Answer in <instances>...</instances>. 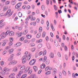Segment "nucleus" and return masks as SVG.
I'll list each match as a JSON object with an SVG mask.
<instances>
[{
	"label": "nucleus",
	"instance_id": "f257e3e1",
	"mask_svg": "<svg viewBox=\"0 0 78 78\" xmlns=\"http://www.w3.org/2000/svg\"><path fill=\"white\" fill-rule=\"evenodd\" d=\"M31 57V55H29L28 54V51H26L25 53V55L21 58L23 63V64L25 63L26 61H27V59L28 61H29Z\"/></svg>",
	"mask_w": 78,
	"mask_h": 78
},
{
	"label": "nucleus",
	"instance_id": "f03ea898",
	"mask_svg": "<svg viewBox=\"0 0 78 78\" xmlns=\"http://www.w3.org/2000/svg\"><path fill=\"white\" fill-rule=\"evenodd\" d=\"M12 13H13V12L11 11V10L9 9L7 11V13L5 14V16H6L8 15V17H10L12 14Z\"/></svg>",
	"mask_w": 78,
	"mask_h": 78
},
{
	"label": "nucleus",
	"instance_id": "7ed1b4c3",
	"mask_svg": "<svg viewBox=\"0 0 78 78\" xmlns=\"http://www.w3.org/2000/svg\"><path fill=\"white\" fill-rule=\"evenodd\" d=\"M0 36L1 37V39H4L5 38V37H6V35L5 34V32H3L0 35Z\"/></svg>",
	"mask_w": 78,
	"mask_h": 78
},
{
	"label": "nucleus",
	"instance_id": "20e7f679",
	"mask_svg": "<svg viewBox=\"0 0 78 78\" xmlns=\"http://www.w3.org/2000/svg\"><path fill=\"white\" fill-rule=\"evenodd\" d=\"M35 62H36V61H34V59H33L31 60L29 62L30 65L31 66H33V65H34V64H35Z\"/></svg>",
	"mask_w": 78,
	"mask_h": 78
},
{
	"label": "nucleus",
	"instance_id": "39448f33",
	"mask_svg": "<svg viewBox=\"0 0 78 78\" xmlns=\"http://www.w3.org/2000/svg\"><path fill=\"white\" fill-rule=\"evenodd\" d=\"M21 5H22V4H21V3H18L15 6L16 9H19V8H20V7L21 6Z\"/></svg>",
	"mask_w": 78,
	"mask_h": 78
},
{
	"label": "nucleus",
	"instance_id": "423d86ee",
	"mask_svg": "<svg viewBox=\"0 0 78 78\" xmlns=\"http://www.w3.org/2000/svg\"><path fill=\"white\" fill-rule=\"evenodd\" d=\"M30 67H29V66L27 67L26 68L24 71V73H27V72L28 71H29V70H30Z\"/></svg>",
	"mask_w": 78,
	"mask_h": 78
},
{
	"label": "nucleus",
	"instance_id": "0eeeda50",
	"mask_svg": "<svg viewBox=\"0 0 78 78\" xmlns=\"http://www.w3.org/2000/svg\"><path fill=\"white\" fill-rule=\"evenodd\" d=\"M9 34L10 36H14V32L12 31H11L10 32L9 31Z\"/></svg>",
	"mask_w": 78,
	"mask_h": 78
},
{
	"label": "nucleus",
	"instance_id": "6e6552de",
	"mask_svg": "<svg viewBox=\"0 0 78 78\" xmlns=\"http://www.w3.org/2000/svg\"><path fill=\"white\" fill-rule=\"evenodd\" d=\"M30 20L31 21H34V20H36V18L35 17H33V16L30 15Z\"/></svg>",
	"mask_w": 78,
	"mask_h": 78
},
{
	"label": "nucleus",
	"instance_id": "1a4fd4ad",
	"mask_svg": "<svg viewBox=\"0 0 78 78\" xmlns=\"http://www.w3.org/2000/svg\"><path fill=\"white\" fill-rule=\"evenodd\" d=\"M21 44H21V43L20 42H18L16 44H15V47H19V46H20Z\"/></svg>",
	"mask_w": 78,
	"mask_h": 78
},
{
	"label": "nucleus",
	"instance_id": "9d476101",
	"mask_svg": "<svg viewBox=\"0 0 78 78\" xmlns=\"http://www.w3.org/2000/svg\"><path fill=\"white\" fill-rule=\"evenodd\" d=\"M17 70H18V69L17 68V67L15 66V67L13 69V72H16L17 71Z\"/></svg>",
	"mask_w": 78,
	"mask_h": 78
},
{
	"label": "nucleus",
	"instance_id": "9b49d317",
	"mask_svg": "<svg viewBox=\"0 0 78 78\" xmlns=\"http://www.w3.org/2000/svg\"><path fill=\"white\" fill-rule=\"evenodd\" d=\"M5 74H6V72H4V71H2L1 72V75L3 76H5Z\"/></svg>",
	"mask_w": 78,
	"mask_h": 78
},
{
	"label": "nucleus",
	"instance_id": "f8f14e48",
	"mask_svg": "<svg viewBox=\"0 0 78 78\" xmlns=\"http://www.w3.org/2000/svg\"><path fill=\"white\" fill-rule=\"evenodd\" d=\"M5 25V23H3L0 26V29H2Z\"/></svg>",
	"mask_w": 78,
	"mask_h": 78
},
{
	"label": "nucleus",
	"instance_id": "ddd939ff",
	"mask_svg": "<svg viewBox=\"0 0 78 78\" xmlns=\"http://www.w3.org/2000/svg\"><path fill=\"white\" fill-rule=\"evenodd\" d=\"M49 56L51 58H53L54 57V54L52 52H51Z\"/></svg>",
	"mask_w": 78,
	"mask_h": 78
},
{
	"label": "nucleus",
	"instance_id": "4468645a",
	"mask_svg": "<svg viewBox=\"0 0 78 78\" xmlns=\"http://www.w3.org/2000/svg\"><path fill=\"white\" fill-rule=\"evenodd\" d=\"M3 70L4 72H6V71H9L10 70H9V69L5 67L3 69Z\"/></svg>",
	"mask_w": 78,
	"mask_h": 78
},
{
	"label": "nucleus",
	"instance_id": "2eb2a0df",
	"mask_svg": "<svg viewBox=\"0 0 78 78\" xmlns=\"http://www.w3.org/2000/svg\"><path fill=\"white\" fill-rule=\"evenodd\" d=\"M41 69H44L45 67V65L44 64H42L40 67Z\"/></svg>",
	"mask_w": 78,
	"mask_h": 78
},
{
	"label": "nucleus",
	"instance_id": "dca6fc26",
	"mask_svg": "<svg viewBox=\"0 0 78 78\" xmlns=\"http://www.w3.org/2000/svg\"><path fill=\"white\" fill-rule=\"evenodd\" d=\"M47 25L48 27H46V29L47 30H49V27H48L49 26V22H48V21H47Z\"/></svg>",
	"mask_w": 78,
	"mask_h": 78
},
{
	"label": "nucleus",
	"instance_id": "f3484780",
	"mask_svg": "<svg viewBox=\"0 0 78 78\" xmlns=\"http://www.w3.org/2000/svg\"><path fill=\"white\" fill-rule=\"evenodd\" d=\"M33 68L35 72H36V71L38 70V69L37 68V66H34Z\"/></svg>",
	"mask_w": 78,
	"mask_h": 78
},
{
	"label": "nucleus",
	"instance_id": "a211bd4d",
	"mask_svg": "<svg viewBox=\"0 0 78 78\" xmlns=\"http://www.w3.org/2000/svg\"><path fill=\"white\" fill-rule=\"evenodd\" d=\"M28 33V30H24V31L23 32V34L24 35L27 34Z\"/></svg>",
	"mask_w": 78,
	"mask_h": 78
},
{
	"label": "nucleus",
	"instance_id": "6ab92c4d",
	"mask_svg": "<svg viewBox=\"0 0 78 78\" xmlns=\"http://www.w3.org/2000/svg\"><path fill=\"white\" fill-rule=\"evenodd\" d=\"M12 65H15L17 64V61L15 60H13L12 61Z\"/></svg>",
	"mask_w": 78,
	"mask_h": 78
},
{
	"label": "nucleus",
	"instance_id": "aec40b11",
	"mask_svg": "<svg viewBox=\"0 0 78 78\" xmlns=\"http://www.w3.org/2000/svg\"><path fill=\"white\" fill-rule=\"evenodd\" d=\"M47 60V57L44 56V58H43L42 60V62H45V61Z\"/></svg>",
	"mask_w": 78,
	"mask_h": 78
},
{
	"label": "nucleus",
	"instance_id": "412c9836",
	"mask_svg": "<svg viewBox=\"0 0 78 78\" xmlns=\"http://www.w3.org/2000/svg\"><path fill=\"white\" fill-rule=\"evenodd\" d=\"M32 78H37V76L35 74H32L31 75Z\"/></svg>",
	"mask_w": 78,
	"mask_h": 78
},
{
	"label": "nucleus",
	"instance_id": "4be33fe9",
	"mask_svg": "<svg viewBox=\"0 0 78 78\" xmlns=\"http://www.w3.org/2000/svg\"><path fill=\"white\" fill-rule=\"evenodd\" d=\"M3 9V11H6V10H7V9H8V6H5V7H4Z\"/></svg>",
	"mask_w": 78,
	"mask_h": 78
},
{
	"label": "nucleus",
	"instance_id": "5701e85b",
	"mask_svg": "<svg viewBox=\"0 0 78 78\" xmlns=\"http://www.w3.org/2000/svg\"><path fill=\"white\" fill-rule=\"evenodd\" d=\"M51 27L53 31H55V29H54V27H53V25L52 24H51Z\"/></svg>",
	"mask_w": 78,
	"mask_h": 78
},
{
	"label": "nucleus",
	"instance_id": "b1692460",
	"mask_svg": "<svg viewBox=\"0 0 78 78\" xmlns=\"http://www.w3.org/2000/svg\"><path fill=\"white\" fill-rule=\"evenodd\" d=\"M25 66L24 65L22 66L20 68V69L22 70H25Z\"/></svg>",
	"mask_w": 78,
	"mask_h": 78
},
{
	"label": "nucleus",
	"instance_id": "393cba45",
	"mask_svg": "<svg viewBox=\"0 0 78 78\" xmlns=\"http://www.w3.org/2000/svg\"><path fill=\"white\" fill-rule=\"evenodd\" d=\"M42 47V44H39L37 46V47L38 48H39V49H40V48H41V47Z\"/></svg>",
	"mask_w": 78,
	"mask_h": 78
},
{
	"label": "nucleus",
	"instance_id": "a878e982",
	"mask_svg": "<svg viewBox=\"0 0 78 78\" xmlns=\"http://www.w3.org/2000/svg\"><path fill=\"white\" fill-rule=\"evenodd\" d=\"M16 34H17L18 37H20V36H22V33L21 32L19 34L16 32Z\"/></svg>",
	"mask_w": 78,
	"mask_h": 78
},
{
	"label": "nucleus",
	"instance_id": "bb28decb",
	"mask_svg": "<svg viewBox=\"0 0 78 78\" xmlns=\"http://www.w3.org/2000/svg\"><path fill=\"white\" fill-rule=\"evenodd\" d=\"M26 37L27 39H30L31 37V36L30 35H27L26 36Z\"/></svg>",
	"mask_w": 78,
	"mask_h": 78
},
{
	"label": "nucleus",
	"instance_id": "cd10ccee",
	"mask_svg": "<svg viewBox=\"0 0 78 78\" xmlns=\"http://www.w3.org/2000/svg\"><path fill=\"white\" fill-rule=\"evenodd\" d=\"M18 16L20 17H21L22 16V13L20 12L18 14Z\"/></svg>",
	"mask_w": 78,
	"mask_h": 78
},
{
	"label": "nucleus",
	"instance_id": "c85d7f7f",
	"mask_svg": "<svg viewBox=\"0 0 78 78\" xmlns=\"http://www.w3.org/2000/svg\"><path fill=\"white\" fill-rule=\"evenodd\" d=\"M16 1H12L11 2V3L12 5H15V4H16Z\"/></svg>",
	"mask_w": 78,
	"mask_h": 78
},
{
	"label": "nucleus",
	"instance_id": "c756f323",
	"mask_svg": "<svg viewBox=\"0 0 78 78\" xmlns=\"http://www.w3.org/2000/svg\"><path fill=\"white\" fill-rule=\"evenodd\" d=\"M31 17V15L29 16L26 19V20H30V19Z\"/></svg>",
	"mask_w": 78,
	"mask_h": 78
},
{
	"label": "nucleus",
	"instance_id": "7c9ffc66",
	"mask_svg": "<svg viewBox=\"0 0 78 78\" xmlns=\"http://www.w3.org/2000/svg\"><path fill=\"white\" fill-rule=\"evenodd\" d=\"M25 38V37H21L20 39V41H23L24 40V39Z\"/></svg>",
	"mask_w": 78,
	"mask_h": 78
},
{
	"label": "nucleus",
	"instance_id": "2f4dec72",
	"mask_svg": "<svg viewBox=\"0 0 78 78\" xmlns=\"http://www.w3.org/2000/svg\"><path fill=\"white\" fill-rule=\"evenodd\" d=\"M41 33H40L38 34L37 35V38H39V37H41Z\"/></svg>",
	"mask_w": 78,
	"mask_h": 78
},
{
	"label": "nucleus",
	"instance_id": "473e14b6",
	"mask_svg": "<svg viewBox=\"0 0 78 78\" xmlns=\"http://www.w3.org/2000/svg\"><path fill=\"white\" fill-rule=\"evenodd\" d=\"M13 51H14L13 49H11L9 51V53H12L13 52Z\"/></svg>",
	"mask_w": 78,
	"mask_h": 78
},
{
	"label": "nucleus",
	"instance_id": "72a5a7b5",
	"mask_svg": "<svg viewBox=\"0 0 78 78\" xmlns=\"http://www.w3.org/2000/svg\"><path fill=\"white\" fill-rule=\"evenodd\" d=\"M57 72V71H53L52 75L53 76H55L56 75V74Z\"/></svg>",
	"mask_w": 78,
	"mask_h": 78
},
{
	"label": "nucleus",
	"instance_id": "f704fd0d",
	"mask_svg": "<svg viewBox=\"0 0 78 78\" xmlns=\"http://www.w3.org/2000/svg\"><path fill=\"white\" fill-rule=\"evenodd\" d=\"M46 53H47V51H46V50H44V52H43V56H45V55H46Z\"/></svg>",
	"mask_w": 78,
	"mask_h": 78
},
{
	"label": "nucleus",
	"instance_id": "c9c22d12",
	"mask_svg": "<svg viewBox=\"0 0 78 78\" xmlns=\"http://www.w3.org/2000/svg\"><path fill=\"white\" fill-rule=\"evenodd\" d=\"M57 55L59 58H61V53L60 52H58L57 53Z\"/></svg>",
	"mask_w": 78,
	"mask_h": 78
},
{
	"label": "nucleus",
	"instance_id": "e433bc0d",
	"mask_svg": "<svg viewBox=\"0 0 78 78\" xmlns=\"http://www.w3.org/2000/svg\"><path fill=\"white\" fill-rule=\"evenodd\" d=\"M47 48L48 49H50L51 48V46H50V45L49 44H47Z\"/></svg>",
	"mask_w": 78,
	"mask_h": 78
},
{
	"label": "nucleus",
	"instance_id": "4c0bfd02",
	"mask_svg": "<svg viewBox=\"0 0 78 78\" xmlns=\"http://www.w3.org/2000/svg\"><path fill=\"white\" fill-rule=\"evenodd\" d=\"M43 37H44L45 36V32L44 31L43 32V34L42 35Z\"/></svg>",
	"mask_w": 78,
	"mask_h": 78
},
{
	"label": "nucleus",
	"instance_id": "58836bf2",
	"mask_svg": "<svg viewBox=\"0 0 78 78\" xmlns=\"http://www.w3.org/2000/svg\"><path fill=\"white\" fill-rule=\"evenodd\" d=\"M9 30H7L6 33H5V34L6 36H7V35H8V34H9Z\"/></svg>",
	"mask_w": 78,
	"mask_h": 78
},
{
	"label": "nucleus",
	"instance_id": "ea45409f",
	"mask_svg": "<svg viewBox=\"0 0 78 78\" xmlns=\"http://www.w3.org/2000/svg\"><path fill=\"white\" fill-rule=\"evenodd\" d=\"M51 73V71H48L45 73L46 75H50Z\"/></svg>",
	"mask_w": 78,
	"mask_h": 78
},
{
	"label": "nucleus",
	"instance_id": "a19ab883",
	"mask_svg": "<svg viewBox=\"0 0 78 78\" xmlns=\"http://www.w3.org/2000/svg\"><path fill=\"white\" fill-rule=\"evenodd\" d=\"M64 49L65 51H67L68 49L67 48V47L66 46H65Z\"/></svg>",
	"mask_w": 78,
	"mask_h": 78
},
{
	"label": "nucleus",
	"instance_id": "79ce46f5",
	"mask_svg": "<svg viewBox=\"0 0 78 78\" xmlns=\"http://www.w3.org/2000/svg\"><path fill=\"white\" fill-rule=\"evenodd\" d=\"M26 76H27V74H24L22 76L21 78H25V77H26Z\"/></svg>",
	"mask_w": 78,
	"mask_h": 78
},
{
	"label": "nucleus",
	"instance_id": "37998d69",
	"mask_svg": "<svg viewBox=\"0 0 78 78\" xmlns=\"http://www.w3.org/2000/svg\"><path fill=\"white\" fill-rule=\"evenodd\" d=\"M50 63V60H47L46 62V64H49Z\"/></svg>",
	"mask_w": 78,
	"mask_h": 78
},
{
	"label": "nucleus",
	"instance_id": "c03bdc74",
	"mask_svg": "<svg viewBox=\"0 0 78 78\" xmlns=\"http://www.w3.org/2000/svg\"><path fill=\"white\" fill-rule=\"evenodd\" d=\"M8 45H9L10 46L12 45V42L10 41L9 43H8Z\"/></svg>",
	"mask_w": 78,
	"mask_h": 78
},
{
	"label": "nucleus",
	"instance_id": "a18cd8bd",
	"mask_svg": "<svg viewBox=\"0 0 78 78\" xmlns=\"http://www.w3.org/2000/svg\"><path fill=\"white\" fill-rule=\"evenodd\" d=\"M41 9L43 11H44L45 10V6L44 5H42L41 6Z\"/></svg>",
	"mask_w": 78,
	"mask_h": 78
},
{
	"label": "nucleus",
	"instance_id": "49530a36",
	"mask_svg": "<svg viewBox=\"0 0 78 78\" xmlns=\"http://www.w3.org/2000/svg\"><path fill=\"white\" fill-rule=\"evenodd\" d=\"M54 24L55 25H56L57 24V22L55 20H54Z\"/></svg>",
	"mask_w": 78,
	"mask_h": 78
},
{
	"label": "nucleus",
	"instance_id": "de8ad7c7",
	"mask_svg": "<svg viewBox=\"0 0 78 78\" xmlns=\"http://www.w3.org/2000/svg\"><path fill=\"white\" fill-rule=\"evenodd\" d=\"M35 45V44L34 43H31L30 44V47H34Z\"/></svg>",
	"mask_w": 78,
	"mask_h": 78
},
{
	"label": "nucleus",
	"instance_id": "09e8293b",
	"mask_svg": "<svg viewBox=\"0 0 78 78\" xmlns=\"http://www.w3.org/2000/svg\"><path fill=\"white\" fill-rule=\"evenodd\" d=\"M42 27H40L39 28V32H42Z\"/></svg>",
	"mask_w": 78,
	"mask_h": 78
},
{
	"label": "nucleus",
	"instance_id": "8fccbe9b",
	"mask_svg": "<svg viewBox=\"0 0 78 78\" xmlns=\"http://www.w3.org/2000/svg\"><path fill=\"white\" fill-rule=\"evenodd\" d=\"M23 73V71H20L19 72V74H20V75H22V74Z\"/></svg>",
	"mask_w": 78,
	"mask_h": 78
},
{
	"label": "nucleus",
	"instance_id": "3c124183",
	"mask_svg": "<svg viewBox=\"0 0 78 78\" xmlns=\"http://www.w3.org/2000/svg\"><path fill=\"white\" fill-rule=\"evenodd\" d=\"M36 50V48H32L31 49V51H32V52H34L35 50Z\"/></svg>",
	"mask_w": 78,
	"mask_h": 78
},
{
	"label": "nucleus",
	"instance_id": "603ef678",
	"mask_svg": "<svg viewBox=\"0 0 78 78\" xmlns=\"http://www.w3.org/2000/svg\"><path fill=\"white\" fill-rule=\"evenodd\" d=\"M10 41L12 42V41H13V38L12 37H10L9 38Z\"/></svg>",
	"mask_w": 78,
	"mask_h": 78
},
{
	"label": "nucleus",
	"instance_id": "864d4df0",
	"mask_svg": "<svg viewBox=\"0 0 78 78\" xmlns=\"http://www.w3.org/2000/svg\"><path fill=\"white\" fill-rule=\"evenodd\" d=\"M14 76V73H12L9 76L10 77H12V76Z\"/></svg>",
	"mask_w": 78,
	"mask_h": 78
},
{
	"label": "nucleus",
	"instance_id": "5fc2aeb1",
	"mask_svg": "<svg viewBox=\"0 0 78 78\" xmlns=\"http://www.w3.org/2000/svg\"><path fill=\"white\" fill-rule=\"evenodd\" d=\"M46 5H49V0H46Z\"/></svg>",
	"mask_w": 78,
	"mask_h": 78
},
{
	"label": "nucleus",
	"instance_id": "6e6d98bb",
	"mask_svg": "<svg viewBox=\"0 0 78 78\" xmlns=\"http://www.w3.org/2000/svg\"><path fill=\"white\" fill-rule=\"evenodd\" d=\"M35 8V5H32V9H34Z\"/></svg>",
	"mask_w": 78,
	"mask_h": 78
},
{
	"label": "nucleus",
	"instance_id": "4d7b16f0",
	"mask_svg": "<svg viewBox=\"0 0 78 78\" xmlns=\"http://www.w3.org/2000/svg\"><path fill=\"white\" fill-rule=\"evenodd\" d=\"M6 51H4L2 53V55H5L6 53Z\"/></svg>",
	"mask_w": 78,
	"mask_h": 78
},
{
	"label": "nucleus",
	"instance_id": "13d9d810",
	"mask_svg": "<svg viewBox=\"0 0 78 78\" xmlns=\"http://www.w3.org/2000/svg\"><path fill=\"white\" fill-rule=\"evenodd\" d=\"M48 69H49V66H47L45 69V71H47Z\"/></svg>",
	"mask_w": 78,
	"mask_h": 78
},
{
	"label": "nucleus",
	"instance_id": "bf43d9fd",
	"mask_svg": "<svg viewBox=\"0 0 78 78\" xmlns=\"http://www.w3.org/2000/svg\"><path fill=\"white\" fill-rule=\"evenodd\" d=\"M31 8V7L30 5H28L27 7V9H30Z\"/></svg>",
	"mask_w": 78,
	"mask_h": 78
},
{
	"label": "nucleus",
	"instance_id": "052dcab7",
	"mask_svg": "<svg viewBox=\"0 0 78 78\" xmlns=\"http://www.w3.org/2000/svg\"><path fill=\"white\" fill-rule=\"evenodd\" d=\"M54 9H55V10H56H56H57L58 9L57 8V7H56V5H54Z\"/></svg>",
	"mask_w": 78,
	"mask_h": 78
},
{
	"label": "nucleus",
	"instance_id": "680f3d73",
	"mask_svg": "<svg viewBox=\"0 0 78 78\" xmlns=\"http://www.w3.org/2000/svg\"><path fill=\"white\" fill-rule=\"evenodd\" d=\"M42 53H43V52L41 51L39 53L38 55L39 56H41V55H42Z\"/></svg>",
	"mask_w": 78,
	"mask_h": 78
},
{
	"label": "nucleus",
	"instance_id": "e2e57ef3",
	"mask_svg": "<svg viewBox=\"0 0 78 78\" xmlns=\"http://www.w3.org/2000/svg\"><path fill=\"white\" fill-rule=\"evenodd\" d=\"M40 21V20L38 18L37 20V23H39Z\"/></svg>",
	"mask_w": 78,
	"mask_h": 78
},
{
	"label": "nucleus",
	"instance_id": "0e129e2a",
	"mask_svg": "<svg viewBox=\"0 0 78 78\" xmlns=\"http://www.w3.org/2000/svg\"><path fill=\"white\" fill-rule=\"evenodd\" d=\"M62 73L64 74V75H66V72L64 71H62Z\"/></svg>",
	"mask_w": 78,
	"mask_h": 78
},
{
	"label": "nucleus",
	"instance_id": "69168bd1",
	"mask_svg": "<svg viewBox=\"0 0 78 78\" xmlns=\"http://www.w3.org/2000/svg\"><path fill=\"white\" fill-rule=\"evenodd\" d=\"M22 9H25V8H26V5H24L22 7Z\"/></svg>",
	"mask_w": 78,
	"mask_h": 78
},
{
	"label": "nucleus",
	"instance_id": "338daca9",
	"mask_svg": "<svg viewBox=\"0 0 78 78\" xmlns=\"http://www.w3.org/2000/svg\"><path fill=\"white\" fill-rule=\"evenodd\" d=\"M32 73V70H30L28 72L29 74H31Z\"/></svg>",
	"mask_w": 78,
	"mask_h": 78
},
{
	"label": "nucleus",
	"instance_id": "774afa93",
	"mask_svg": "<svg viewBox=\"0 0 78 78\" xmlns=\"http://www.w3.org/2000/svg\"><path fill=\"white\" fill-rule=\"evenodd\" d=\"M21 76V75H20L19 74L17 76V78H20V77Z\"/></svg>",
	"mask_w": 78,
	"mask_h": 78
}]
</instances>
